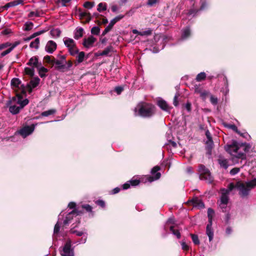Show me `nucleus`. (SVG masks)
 <instances>
[{
  "label": "nucleus",
  "instance_id": "393cba45",
  "mask_svg": "<svg viewBox=\"0 0 256 256\" xmlns=\"http://www.w3.org/2000/svg\"><path fill=\"white\" fill-rule=\"evenodd\" d=\"M191 34L189 26H187L184 28L182 29V32L181 38L182 40L187 39Z\"/></svg>",
  "mask_w": 256,
  "mask_h": 256
},
{
  "label": "nucleus",
  "instance_id": "6e6d98bb",
  "mask_svg": "<svg viewBox=\"0 0 256 256\" xmlns=\"http://www.w3.org/2000/svg\"><path fill=\"white\" fill-rule=\"evenodd\" d=\"M209 94V92L205 90H202L200 94V96L203 99L205 100L206 98V96Z\"/></svg>",
  "mask_w": 256,
  "mask_h": 256
},
{
  "label": "nucleus",
  "instance_id": "dca6fc26",
  "mask_svg": "<svg viewBox=\"0 0 256 256\" xmlns=\"http://www.w3.org/2000/svg\"><path fill=\"white\" fill-rule=\"evenodd\" d=\"M158 105L163 110L170 113L171 108L168 105L167 102L163 100H160L158 101Z\"/></svg>",
  "mask_w": 256,
  "mask_h": 256
},
{
  "label": "nucleus",
  "instance_id": "a211bd4d",
  "mask_svg": "<svg viewBox=\"0 0 256 256\" xmlns=\"http://www.w3.org/2000/svg\"><path fill=\"white\" fill-rule=\"evenodd\" d=\"M96 40V38L93 36H90L88 38H84L83 42V45L86 48L91 46Z\"/></svg>",
  "mask_w": 256,
  "mask_h": 256
},
{
  "label": "nucleus",
  "instance_id": "f704fd0d",
  "mask_svg": "<svg viewBox=\"0 0 256 256\" xmlns=\"http://www.w3.org/2000/svg\"><path fill=\"white\" fill-rule=\"evenodd\" d=\"M40 44L39 38H36L34 41L32 42L30 44V47L31 48H34L36 50L38 48Z\"/></svg>",
  "mask_w": 256,
  "mask_h": 256
},
{
  "label": "nucleus",
  "instance_id": "8fccbe9b",
  "mask_svg": "<svg viewBox=\"0 0 256 256\" xmlns=\"http://www.w3.org/2000/svg\"><path fill=\"white\" fill-rule=\"evenodd\" d=\"M68 52L72 56H74L75 54H78L79 50L76 46L72 48L68 49Z\"/></svg>",
  "mask_w": 256,
  "mask_h": 256
},
{
  "label": "nucleus",
  "instance_id": "c85d7f7f",
  "mask_svg": "<svg viewBox=\"0 0 256 256\" xmlns=\"http://www.w3.org/2000/svg\"><path fill=\"white\" fill-rule=\"evenodd\" d=\"M61 30L58 28H53L50 30V34L54 38H58L60 36L61 34Z\"/></svg>",
  "mask_w": 256,
  "mask_h": 256
},
{
  "label": "nucleus",
  "instance_id": "e2e57ef3",
  "mask_svg": "<svg viewBox=\"0 0 256 256\" xmlns=\"http://www.w3.org/2000/svg\"><path fill=\"white\" fill-rule=\"evenodd\" d=\"M96 204L102 208L105 206V202L102 200H99L96 202Z\"/></svg>",
  "mask_w": 256,
  "mask_h": 256
},
{
  "label": "nucleus",
  "instance_id": "09e8293b",
  "mask_svg": "<svg viewBox=\"0 0 256 256\" xmlns=\"http://www.w3.org/2000/svg\"><path fill=\"white\" fill-rule=\"evenodd\" d=\"M210 102L212 104L216 106L218 103V98L210 94Z\"/></svg>",
  "mask_w": 256,
  "mask_h": 256
},
{
  "label": "nucleus",
  "instance_id": "ea45409f",
  "mask_svg": "<svg viewBox=\"0 0 256 256\" xmlns=\"http://www.w3.org/2000/svg\"><path fill=\"white\" fill-rule=\"evenodd\" d=\"M34 24L32 22H26L24 24V30L25 31H29L32 28Z\"/></svg>",
  "mask_w": 256,
  "mask_h": 256
},
{
  "label": "nucleus",
  "instance_id": "39448f33",
  "mask_svg": "<svg viewBox=\"0 0 256 256\" xmlns=\"http://www.w3.org/2000/svg\"><path fill=\"white\" fill-rule=\"evenodd\" d=\"M154 114V106L148 104L142 106L138 110V114L144 118L150 117Z\"/></svg>",
  "mask_w": 256,
  "mask_h": 256
},
{
  "label": "nucleus",
  "instance_id": "6ab92c4d",
  "mask_svg": "<svg viewBox=\"0 0 256 256\" xmlns=\"http://www.w3.org/2000/svg\"><path fill=\"white\" fill-rule=\"evenodd\" d=\"M64 42L65 46L68 48V49L72 48L76 46L75 42L70 38H64Z\"/></svg>",
  "mask_w": 256,
  "mask_h": 256
},
{
  "label": "nucleus",
  "instance_id": "9d476101",
  "mask_svg": "<svg viewBox=\"0 0 256 256\" xmlns=\"http://www.w3.org/2000/svg\"><path fill=\"white\" fill-rule=\"evenodd\" d=\"M40 79L38 77L32 78L30 82L26 84L29 93H31L32 89L36 88L40 84Z\"/></svg>",
  "mask_w": 256,
  "mask_h": 256
},
{
  "label": "nucleus",
  "instance_id": "b1692460",
  "mask_svg": "<svg viewBox=\"0 0 256 256\" xmlns=\"http://www.w3.org/2000/svg\"><path fill=\"white\" fill-rule=\"evenodd\" d=\"M218 161L220 166L224 169H226L229 166L228 160L222 156H219Z\"/></svg>",
  "mask_w": 256,
  "mask_h": 256
},
{
  "label": "nucleus",
  "instance_id": "7ed1b4c3",
  "mask_svg": "<svg viewBox=\"0 0 256 256\" xmlns=\"http://www.w3.org/2000/svg\"><path fill=\"white\" fill-rule=\"evenodd\" d=\"M249 182H250V180L246 182V183L238 182L236 185V188L239 191L238 194L242 198H246L248 196L251 189L254 188L248 185V183Z\"/></svg>",
  "mask_w": 256,
  "mask_h": 256
},
{
  "label": "nucleus",
  "instance_id": "774afa93",
  "mask_svg": "<svg viewBox=\"0 0 256 256\" xmlns=\"http://www.w3.org/2000/svg\"><path fill=\"white\" fill-rule=\"evenodd\" d=\"M248 184L251 187H255L256 186V178L250 180Z\"/></svg>",
  "mask_w": 256,
  "mask_h": 256
},
{
  "label": "nucleus",
  "instance_id": "79ce46f5",
  "mask_svg": "<svg viewBox=\"0 0 256 256\" xmlns=\"http://www.w3.org/2000/svg\"><path fill=\"white\" fill-rule=\"evenodd\" d=\"M25 72L26 74L30 76H33L34 74V68L33 67L32 68H26Z\"/></svg>",
  "mask_w": 256,
  "mask_h": 256
},
{
  "label": "nucleus",
  "instance_id": "338daca9",
  "mask_svg": "<svg viewBox=\"0 0 256 256\" xmlns=\"http://www.w3.org/2000/svg\"><path fill=\"white\" fill-rule=\"evenodd\" d=\"M202 90H203L202 89V88H201V86L200 85L199 86L196 85L194 86V92L195 93L200 94Z\"/></svg>",
  "mask_w": 256,
  "mask_h": 256
},
{
  "label": "nucleus",
  "instance_id": "f257e3e1",
  "mask_svg": "<svg viewBox=\"0 0 256 256\" xmlns=\"http://www.w3.org/2000/svg\"><path fill=\"white\" fill-rule=\"evenodd\" d=\"M224 148L228 153L233 156L232 160H234L235 158L245 159L246 154L249 151L250 146L246 144H240L236 141L233 140L230 144H227Z\"/></svg>",
  "mask_w": 256,
  "mask_h": 256
},
{
  "label": "nucleus",
  "instance_id": "c9c22d12",
  "mask_svg": "<svg viewBox=\"0 0 256 256\" xmlns=\"http://www.w3.org/2000/svg\"><path fill=\"white\" fill-rule=\"evenodd\" d=\"M236 188V186L234 185L233 183H230L227 189L226 188H222L220 190V191H223L228 194L234 188Z\"/></svg>",
  "mask_w": 256,
  "mask_h": 256
},
{
  "label": "nucleus",
  "instance_id": "f3484780",
  "mask_svg": "<svg viewBox=\"0 0 256 256\" xmlns=\"http://www.w3.org/2000/svg\"><path fill=\"white\" fill-rule=\"evenodd\" d=\"M212 224L208 222L206 228V234L208 237L209 241L212 240L214 237V230L212 228Z\"/></svg>",
  "mask_w": 256,
  "mask_h": 256
},
{
  "label": "nucleus",
  "instance_id": "052dcab7",
  "mask_svg": "<svg viewBox=\"0 0 256 256\" xmlns=\"http://www.w3.org/2000/svg\"><path fill=\"white\" fill-rule=\"evenodd\" d=\"M240 172V168H233L230 170V173L231 175L234 176Z\"/></svg>",
  "mask_w": 256,
  "mask_h": 256
},
{
  "label": "nucleus",
  "instance_id": "5701e85b",
  "mask_svg": "<svg viewBox=\"0 0 256 256\" xmlns=\"http://www.w3.org/2000/svg\"><path fill=\"white\" fill-rule=\"evenodd\" d=\"M124 17V15H122V14H120V15H118L116 16L109 23V24H108V26H107V27L110 30H111L113 27V26L114 25V24L120 21V20H121L122 18H123Z\"/></svg>",
  "mask_w": 256,
  "mask_h": 256
},
{
  "label": "nucleus",
  "instance_id": "864d4df0",
  "mask_svg": "<svg viewBox=\"0 0 256 256\" xmlns=\"http://www.w3.org/2000/svg\"><path fill=\"white\" fill-rule=\"evenodd\" d=\"M129 182L132 186H136L140 184V180L138 179L132 178L131 180H129Z\"/></svg>",
  "mask_w": 256,
  "mask_h": 256
},
{
  "label": "nucleus",
  "instance_id": "37998d69",
  "mask_svg": "<svg viewBox=\"0 0 256 256\" xmlns=\"http://www.w3.org/2000/svg\"><path fill=\"white\" fill-rule=\"evenodd\" d=\"M112 50V47L109 46L106 48L100 54L101 56H107Z\"/></svg>",
  "mask_w": 256,
  "mask_h": 256
},
{
  "label": "nucleus",
  "instance_id": "4468645a",
  "mask_svg": "<svg viewBox=\"0 0 256 256\" xmlns=\"http://www.w3.org/2000/svg\"><path fill=\"white\" fill-rule=\"evenodd\" d=\"M187 202L191 203L193 205V206L195 207H198L200 208H204V203L202 202V200H200L198 198H193L192 199L188 200Z\"/></svg>",
  "mask_w": 256,
  "mask_h": 256
},
{
  "label": "nucleus",
  "instance_id": "603ef678",
  "mask_svg": "<svg viewBox=\"0 0 256 256\" xmlns=\"http://www.w3.org/2000/svg\"><path fill=\"white\" fill-rule=\"evenodd\" d=\"M12 6H16L18 4H22L24 3V0H15L10 2Z\"/></svg>",
  "mask_w": 256,
  "mask_h": 256
},
{
  "label": "nucleus",
  "instance_id": "4c0bfd02",
  "mask_svg": "<svg viewBox=\"0 0 256 256\" xmlns=\"http://www.w3.org/2000/svg\"><path fill=\"white\" fill-rule=\"evenodd\" d=\"M206 78V74L204 72H201L198 74L196 77V80L198 82H200L204 80Z\"/></svg>",
  "mask_w": 256,
  "mask_h": 256
},
{
  "label": "nucleus",
  "instance_id": "473e14b6",
  "mask_svg": "<svg viewBox=\"0 0 256 256\" xmlns=\"http://www.w3.org/2000/svg\"><path fill=\"white\" fill-rule=\"evenodd\" d=\"M56 112V110L50 109L48 110L43 112L41 113L40 116H48L50 115L54 114Z\"/></svg>",
  "mask_w": 256,
  "mask_h": 256
},
{
  "label": "nucleus",
  "instance_id": "2eb2a0df",
  "mask_svg": "<svg viewBox=\"0 0 256 256\" xmlns=\"http://www.w3.org/2000/svg\"><path fill=\"white\" fill-rule=\"evenodd\" d=\"M56 48V44L52 40H49L45 47L46 51L49 54H52Z\"/></svg>",
  "mask_w": 256,
  "mask_h": 256
},
{
  "label": "nucleus",
  "instance_id": "a19ab883",
  "mask_svg": "<svg viewBox=\"0 0 256 256\" xmlns=\"http://www.w3.org/2000/svg\"><path fill=\"white\" fill-rule=\"evenodd\" d=\"M208 170L204 165L200 164L198 166V172L200 174V176H202L204 174H206Z\"/></svg>",
  "mask_w": 256,
  "mask_h": 256
},
{
  "label": "nucleus",
  "instance_id": "4d7b16f0",
  "mask_svg": "<svg viewBox=\"0 0 256 256\" xmlns=\"http://www.w3.org/2000/svg\"><path fill=\"white\" fill-rule=\"evenodd\" d=\"M227 127L229 128L232 129L236 133H240V130H238V128L234 124H228Z\"/></svg>",
  "mask_w": 256,
  "mask_h": 256
},
{
  "label": "nucleus",
  "instance_id": "423d86ee",
  "mask_svg": "<svg viewBox=\"0 0 256 256\" xmlns=\"http://www.w3.org/2000/svg\"><path fill=\"white\" fill-rule=\"evenodd\" d=\"M60 254L61 256H74V248H72V242L70 240L65 243L62 250L60 251Z\"/></svg>",
  "mask_w": 256,
  "mask_h": 256
},
{
  "label": "nucleus",
  "instance_id": "7c9ffc66",
  "mask_svg": "<svg viewBox=\"0 0 256 256\" xmlns=\"http://www.w3.org/2000/svg\"><path fill=\"white\" fill-rule=\"evenodd\" d=\"M223 80L224 82L225 88H223L222 91L223 94L226 96L229 92L228 80L226 76H224Z\"/></svg>",
  "mask_w": 256,
  "mask_h": 256
},
{
  "label": "nucleus",
  "instance_id": "20e7f679",
  "mask_svg": "<svg viewBox=\"0 0 256 256\" xmlns=\"http://www.w3.org/2000/svg\"><path fill=\"white\" fill-rule=\"evenodd\" d=\"M57 58V59L53 58L52 65L56 70L60 72H64L66 63V56L64 55L58 54Z\"/></svg>",
  "mask_w": 256,
  "mask_h": 256
},
{
  "label": "nucleus",
  "instance_id": "49530a36",
  "mask_svg": "<svg viewBox=\"0 0 256 256\" xmlns=\"http://www.w3.org/2000/svg\"><path fill=\"white\" fill-rule=\"evenodd\" d=\"M100 32V28L98 26H94L91 29V33L94 35H98Z\"/></svg>",
  "mask_w": 256,
  "mask_h": 256
},
{
  "label": "nucleus",
  "instance_id": "aec40b11",
  "mask_svg": "<svg viewBox=\"0 0 256 256\" xmlns=\"http://www.w3.org/2000/svg\"><path fill=\"white\" fill-rule=\"evenodd\" d=\"M221 192V196L220 198V201H218V203L224 204H228V200H229V197L228 194L223 192Z\"/></svg>",
  "mask_w": 256,
  "mask_h": 256
},
{
  "label": "nucleus",
  "instance_id": "ddd939ff",
  "mask_svg": "<svg viewBox=\"0 0 256 256\" xmlns=\"http://www.w3.org/2000/svg\"><path fill=\"white\" fill-rule=\"evenodd\" d=\"M42 62H39L38 57L36 56L32 57L28 60L27 64L34 68H38L42 66Z\"/></svg>",
  "mask_w": 256,
  "mask_h": 256
},
{
  "label": "nucleus",
  "instance_id": "4be33fe9",
  "mask_svg": "<svg viewBox=\"0 0 256 256\" xmlns=\"http://www.w3.org/2000/svg\"><path fill=\"white\" fill-rule=\"evenodd\" d=\"M206 148L207 150L206 154L208 156H210L212 154V151L213 148L214 142L212 139L207 140L206 142Z\"/></svg>",
  "mask_w": 256,
  "mask_h": 256
},
{
  "label": "nucleus",
  "instance_id": "cd10ccee",
  "mask_svg": "<svg viewBox=\"0 0 256 256\" xmlns=\"http://www.w3.org/2000/svg\"><path fill=\"white\" fill-rule=\"evenodd\" d=\"M207 6V4L206 2H203L202 4V5L200 6V10H194V9H191L189 10L188 12V14L189 16H191V15H192L193 16H195V14L200 10H204Z\"/></svg>",
  "mask_w": 256,
  "mask_h": 256
},
{
  "label": "nucleus",
  "instance_id": "f03ea898",
  "mask_svg": "<svg viewBox=\"0 0 256 256\" xmlns=\"http://www.w3.org/2000/svg\"><path fill=\"white\" fill-rule=\"evenodd\" d=\"M76 204L74 202H70L68 204V206L70 209L74 208L72 211L69 212L68 214L66 216L65 219L63 222V226H66L72 222V220L74 218V217H76L78 216H79L82 214V212L81 210H79L77 209H76Z\"/></svg>",
  "mask_w": 256,
  "mask_h": 256
},
{
  "label": "nucleus",
  "instance_id": "bf43d9fd",
  "mask_svg": "<svg viewBox=\"0 0 256 256\" xmlns=\"http://www.w3.org/2000/svg\"><path fill=\"white\" fill-rule=\"evenodd\" d=\"M220 208L222 210V212H226L228 210V204H224L220 203H218Z\"/></svg>",
  "mask_w": 256,
  "mask_h": 256
},
{
  "label": "nucleus",
  "instance_id": "5fc2aeb1",
  "mask_svg": "<svg viewBox=\"0 0 256 256\" xmlns=\"http://www.w3.org/2000/svg\"><path fill=\"white\" fill-rule=\"evenodd\" d=\"M12 44L10 42H6L0 44V50L10 47Z\"/></svg>",
  "mask_w": 256,
  "mask_h": 256
},
{
  "label": "nucleus",
  "instance_id": "c03bdc74",
  "mask_svg": "<svg viewBox=\"0 0 256 256\" xmlns=\"http://www.w3.org/2000/svg\"><path fill=\"white\" fill-rule=\"evenodd\" d=\"M190 236L194 244L196 245H198L200 242L198 236L194 234H190Z\"/></svg>",
  "mask_w": 256,
  "mask_h": 256
},
{
  "label": "nucleus",
  "instance_id": "3c124183",
  "mask_svg": "<svg viewBox=\"0 0 256 256\" xmlns=\"http://www.w3.org/2000/svg\"><path fill=\"white\" fill-rule=\"evenodd\" d=\"M83 6L86 8L91 9L94 6V2H86L84 3Z\"/></svg>",
  "mask_w": 256,
  "mask_h": 256
},
{
  "label": "nucleus",
  "instance_id": "13d9d810",
  "mask_svg": "<svg viewBox=\"0 0 256 256\" xmlns=\"http://www.w3.org/2000/svg\"><path fill=\"white\" fill-rule=\"evenodd\" d=\"M82 208L88 212H92V207L89 204H83L82 205Z\"/></svg>",
  "mask_w": 256,
  "mask_h": 256
},
{
  "label": "nucleus",
  "instance_id": "e433bc0d",
  "mask_svg": "<svg viewBox=\"0 0 256 256\" xmlns=\"http://www.w3.org/2000/svg\"><path fill=\"white\" fill-rule=\"evenodd\" d=\"M76 226H74L70 230V232L72 234H76V236H80L82 235H84V234H86V232H82V231H78L76 230H74V228Z\"/></svg>",
  "mask_w": 256,
  "mask_h": 256
},
{
  "label": "nucleus",
  "instance_id": "58836bf2",
  "mask_svg": "<svg viewBox=\"0 0 256 256\" xmlns=\"http://www.w3.org/2000/svg\"><path fill=\"white\" fill-rule=\"evenodd\" d=\"M106 10V3L100 2L98 6L97 10L99 12L104 11Z\"/></svg>",
  "mask_w": 256,
  "mask_h": 256
},
{
  "label": "nucleus",
  "instance_id": "bb28decb",
  "mask_svg": "<svg viewBox=\"0 0 256 256\" xmlns=\"http://www.w3.org/2000/svg\"><path fill=\"white\" fill-rule=\"evenodd\" d=\"M62 212L59 214L58 218V221L56 222V224L54 226V235H56L58 234L60 230V220L62 218L63 216L62 214Z\"/></svg>",
  "mask_w": 256,
  "mask_h": 256
},
{
  "label": "nucleus",
  "instance_id": "6e6552de",
  "mask_svg": "<svg viewBox=\"0 0 256 256\" xmlns=\"http://www.w3.org/2000/svg\"><path fill=\"white\" fill-rule=\"evenodd\" d=\"M22 96L20 94H17L16 97H12L11 100H8V104L12 103V101H15V102H17V104H20V107L22 109L26 105L28 104V100L26 98L24 100H22Z\"/></svg>",
  "mask_w": 256,
  "mask_h": 256
},
{
  "label": "nucleus",
  "instance_id": "9b49d317",
  "mask_svg": "<svg viewBox=\"0 0 256 256\" xmlns=\"http://www.w3.org/2000/svg\"><path fill=\"white\" fill-rule=\"evenodd\" d=\"M160 170V168L158 166H156L152 169L151 173L152 174H156L154 175V177H148V180L150 182H152V181L157 180L160 178L161 174L160 173L158 172Z\"/></svg>",
  "mask_w": 256,
  "mask_h": 256
},
{
  "label": "nucleus",
  "instance_id": "f8f14e48",
  "mask_svg": "<svg viewBox=\"0 0 256 256\" xmlns=\"http://www.w3.org/2000/svg\"><path fill=\"white\" fill-rule=\"evenodd\" d=\"M11 85L12 86L16 88H19L22 87V92L23 94L26 92L25 87L24 86V84H22V82L19 78H13L11 80Z\"/></svg>",
  "mask_w": 256,
  "mask_h": 256
},
{
  "label": "nucleus",
  "instance_id": "0e129e2a",
  "mask_svg": "<svg viewBox=\"0 0 256 256\" xmlns=\"http://www.w3.org/2000/svg\"><path fill=\"white\" fill-rule=\"evenodd\" d=\"M87 240V236L84 235L80 240L78 241L76 243L78 244H84L86 242Z\"/></svg>",
  "mask_w": 256,
  "mask_h": 256
},
{
  "label": "nucleus",
  "instance_id": "2f4dec72",
  "mask_svg": "<svg viewBox=\"0 0 256 256\" xmlns=\"http://www.w3.org/2000/svg\"><path fill=\"white\" fill-rule=\"evenodd\" d=\"M78 56H76V62L78 64H80L82 62L85 57V53L84 52H78Z\"/></svg>",
  "mask_w": 256,
  "mask_h": 256
},
{
  "label": "nucleus",
  "instance_id": "72a5a7b5",
  "mask_svg": "<svg viewBox=\"0 0 256 256\" xmlns=\"http://www.w3.org/2000/svg\"><path fill=\"white\" fill-rule=\"evenodd\" d=\"M214 214V210L212 208H208V222L212 223V218Z\"/></svg>",
  "mask_w": 256,
  "mask_h": 256
},
{
  "label": "nucleus",
  "instance_id": "c756f323",
  "mask_svg": "<svg viewBox=\"0 0 256 256\" xmlns=\"http://www.w3.org/2000/svg\"><path fill=\"white\" fill-rule=\"evenodd\" d=\"M38 70V74L41 78H44L46 76V73L48 72V70L46 68L42 66V65L37 68Z\"/></svg>",
  "mask_w": 256,
  "mask_h": 256
},
{
  "label": "nucleus",
  "instance_id": "a18cd8bd",
  "mask_svg": "<svg viewBox=\"0 0 256 256\" xmlns=\"http://www.w3.org/2000/svg\"><path fill=\"white\" fill-rule=\"evenodd\" d=\"M170 230L174 235L176 236L177 238L180 239V238L181 235L180 232L178 230H174L173 226L170 227Z\"/></svg>",
  "mask_w": 256,
  "mask_h": 256
},
{
  "label": "nucleus",
  "instance_id": "69168bd1",
  "mask_svg": "<svg viewBox=\"0 0 256 256\" xmlns=\"http://www.w3.org/2000/svg\"><path fill=\"white\" fill-rule=\"evenodd\" d=\"M182 248L184 250H188L189 249V246L184 242H181Z\"/></svg>",
  "mask_w": 256,
  "mask_h": 256
},
{
  "label": "nucleus",
  "instance_id": "de8ad7c7",
  "mask_svg": "<svg viewBox=\"0 0 256 256\" xmlns=\"http://www.w3.org/2000/svg\"><path fill=\"white\" fill-rule=\"evenodd\" d=\"M152 30L150 28H148L146 30L140 32V36H148L152 34Z\"/></svg>",
  "mask_w": 256,
  "mask_h": 256
},
{
  "label": "nucleus",
  "instance_id": "a878e982",
  "mask_svg": "<svg viewBox=\"0 0 256 256\" xmlns=\"http://www.w3.org/2000/svg\"><path fill=\"white\" fill-rule=\"evenodd\" d=\"M84 34V29L82 28H77L74 32V38L78 40L82 38Z\"/></svg>",
  "mask_w": 256,
  "mask_h": 256
},
{
  "label": "nucleus",
  "instance_id": "412c9836",
  "mask_svg": "<svg viewBox=\"0 0 256 256\" xmlns=\"http://www.w3.org/2000/svg\"><path fill=\"white\" fill-rule=\"evenodd\" d=\"M200 177L201 180H204L209 184H211L213 182V178L211 176L209 170H208L206 174H204L202 176H200Z\"/></svg>",
  "mask_w": 256,
  "mask_h": 256
},
{
  "label": "nucleus",
  "instance_id": "0eeeda50",
  "mask_svg": "<svg viewBox=\"0 0 256 256\" xmlns=\"http://www.w3.org/2000/svg\"><path fill=\"white\" fill-rule=\"evenodd\" d=\"M36 124H32L30 126H24L18 132V133L23 138H26L30 134L34 131Z\"/></svg>",
  "mask_w": 256,
  "mask_h": 256
},
{
  "label": "nucleus",
  "instance_id": "1a4fd4ad",
  "mask_svg": "<svg viewBox=\"0 0 256 256\" xmlns=\"http://www.w3.org/2000/svg\"><path fill=\"white\" fill-rule=\"evenodd\" d=\"M8 100L7 101L6 103V106L8 108H9V111L10 113H12L13 114H18L21 108H20V106H17L16 104H17V102H15V101H12V103L8 104Z\"/></svg>",
  "mask_w": 256,
  "mask_h": 256
},
{
  "label": "nucleus",
  "instance_id": "680f3d73",
  "mask_svg": "<svg viewBox=\"0 0 256 256\" xmlns=\"http://www.w3.org/2000/svg\"><path fill=\"white\" fill-rule=\"evenodd\" d=\"M114 90L118 94H120L124 90V88L121 86H116L114 88Z\"/></svg>",
  "mask_w": 256,
  "mask_h": 256
}]
</instances>
